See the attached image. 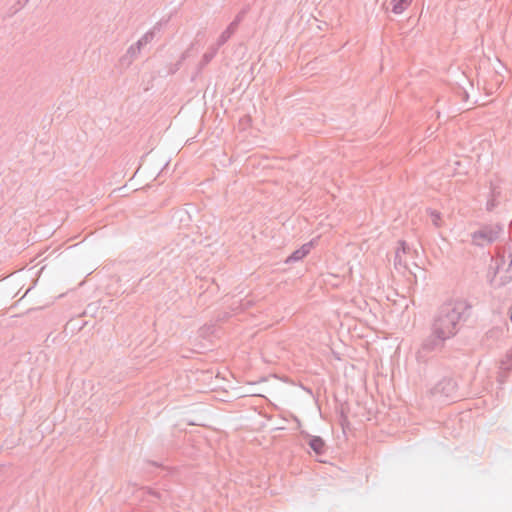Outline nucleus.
Segmentation results:
<instances>
[{"label": "nucleus", "mask_w": 512, "mask_h": 512, "mask_svg": "<svg viewBox=\"0 0 512 512\" xmlns=\"http://www.w3.org/2000/svg\"><path fill=\"white\" fill-rule=\"evenodd\" d=\"M458 319L459 312L451 304L443 306L434 324L435 332L442 339L451 337L455 333Z\"/></svg>", "instance_id": "f257e3e1"}, {"label": "nucleus", "mask_w": 512, "mask_h": 512, "mask_svg": "<svg viewBox=\"0 0 512 512\" xmlns=\"http://www.w3.org/2000/svg\"><path fill=\"white\" fill-rule=\"evenodd\" d=\"M412 2L413 0H388L384 8L387 12H391L394 15H400L408 9Z\"/></svg>", "instance_id": "f03ea898"}, {"label": "nucleus", "mask_w": 512, "mask_h": 512, "mask_svg": "<svg viewBox=\"0 0 512 512\" xmlns=\"http://www.w3.org/2000/svg\"><path fill=\"white\" fill-rule=\"evenodd\" d=\"M311 249H312L311 243H306V244L302 245L299 249H297L290 255V257L288 258V261H299V260L303 259L310 253Z\"/></svg>", "instance_id": "7ed1b4c3"}, {"label": "nucleus", "mask_w": 512, "mask_h": 512, "mask_svg": "<svg viewBox=\"0 0 512 512\" xmlns=\"http://www.w3.org/2000/svg\"><path fill=\"white\" fill-rule=\"evenodd\" d=\"M309 446L318 455L322 454L325 450V443L320 437L311 438Z\"/></svg>", "instance_id": "20e7f679"}, {"label": "nucleus", "mask_w": 512, "mask_h": 512, "mask_svg": "<svg viewBox=\"0 0 512 512\" xmlns=\"http://www.w3.org/2000/svg\"><path fill=\"white\" fill-rule=\"evenodd\" d=\"M429 217H430L431 222L435 226H437V227L441 226L442 218H441V214L438 211H435V210L429 211Z\"/></svg>", "instance_id": "39448f33"}]
</instances>
